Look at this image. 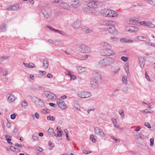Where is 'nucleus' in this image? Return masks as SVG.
Returning a JSON list of instances; mask_svg holds the SVG:
<instances>
[{"label":"nucleus","mask_w":155,"mask_h":155,"mask_svg":"<svg viewBox=\"0 0 155 155\" xmlns=\"http://www.w3.org/2000/svg\"><path fill=\"white\" fill-rule=\"evenodd\" d=\"M114 59L110 57H107L100 60L98 62V65L101 68H104L114 63Z\"/></svg>","instance_id":"1"},{"label":"nucleus","mask_w":155,"mask_h":155,"mask_svg":"<svg viewBox=\"0 0 155 155\" xmlns=\"http://www.w3.org/2000/svg\"><path fill=\"white\" fill-rule=\"evenodd\" d=\"M76 49L78 51L83 53H87L90 51V48L84 44H81L77 45Z\"/></svg>","instance_id":"2"},{"label":"nucleus","mask_w":155,"mask_h":155,"mask_svg":"<svg viewBox=\"0 0 155 155\" xmlns=\"http://www.w3.org/2000/svg\"><path fill=\"white\" fill-rule=\"evenodd\" d=\"M111 49L107 48L105 49H101L100 51V54L102 56H108L113 55L114 54L115 52Z\"/></svg>","instance_id":"3"},{"label":"nucleus","mask_w":155,"mask_h":155,"mask_svg":"<svg viewBox=\"0 0 155 155\" xmlns=\"http://www.w3.org/2000/svg\"><path fill=\"white\" fill-rule=\"evenodd\" d=\"M77 94L79 97L81 98H89L91 96V93L84 91H78Z\"/></svg>","instance_id":"4"},{"label":"nucleus","mask_w":155,"mask_h":155,"mask_svg":"<svg viewBox=\"0 0 155 155\" xmlns=\"http://www.w3.org/2000/svg\"><path fill=\"white\" fill-rule=\"evenodd\" d=\"M114 24L111 25H109L108 28H106L107 30H108L109 32L113 35H117V31L114 25L116 24V22L114 21Z\"/></svg>","instance_id":"5"},{"label":"nucleus","mask_w":155,"mask_h":155,"mask_svg":"<svg viewBox=\"0 0 155 155\" xmlns=\"http://www.w3.org/2000/svg\"><path fill=\"white\" fill-rule=\"evenodd\" d=\"M83 1L85 2H89L88 6L91 7L95 8L99 3L98 0H83Z\"/></svg>","instance_id":"6"},{"label":"nucleus","mask_w":155,"mask_h":155,"mask_svg":"<svg viewBox=\"0 0 155 155\" xmlns=\"http://www.w3.org/2000/svg\"><path fill=\"white\" fill-rule=\"evenodd\" d=\"M99 23L100 24L108 26L113 25L114 22V21L109 20H103L99 21Z\"/></svg>","instance_id":"7"},{"label":"nucleus","mask_w":155,"mask_h":155,"mask_svg":"<svg viewBox=\"0 0 155 155\" xmlns=\"http://www.w3.org/2000/svg\"><path fill=\"white\" fill-rule=\"evenodd\" d=\"M94 132L100 135L101 137H105L106 136V134L104 132L103 130L100 128L97 127H96L94 128Z\"/></svg>","instance_id":"8"},{"label":"nucleus","mask_w":155,"mask_h":155,"mask_svg":"<svg viewBox=\"0 0 155 155\" xmlns=\"http://www.w3.org/2000/svg\"><path fill=\"white\" fill-rule=\"evenodd\" d=\"M57 102L58 106L60 108L62 109H65L66 108V104L62 100L60 99H58Z\"/></svg>","instance_id":"9"},{"label":"nucleus","mask_w":155,"mask_h":155,"mask_svg":"<svg viewBox=\"0 0 155 155\" xmlns=\"http://www.w3.org/2000/svg\"><path fill=\"white\" fill-rule=\"evenodd\" d=\"M70 5L74 8H78L81 5V3L79 0H71Z\"/></svg>","instance_id":"10"},{"label":"nucleus","mask_w":155,"mask_h":155,"mask_svg":"<svg viewBox=\"0 0 155 155\" xmlns=\"http://www.w3.org/2000/svg\"><path fill=\"white\" fill-rule=\"evenodd\" d=\"M45 96L48 99L53 100L55 95L51 92L49 91H46L44 92Z\"/></svg>","instance_id":"11"},{"label":"nucleus","mask_w":155,"mask_h":155,"mask_svg":"<svg viewBox=\"0 0 155 155\" xmlns=\"http://www.w3.org/2000/svg\"><path fill=\"white\" fill-rule=\"evenodd\" d=\"M101 73L100 72L94 71L93 73V78L94 79H97L99 80L101 78Z\"/></svg>","instance_id":"12"},{"label":"nucleus","mask_w":155,"mask_h":155,"mask_svg":"<svg viewBox=\"0 0 155 155\" xmlns=\"http://www.w3.org/2000/svg\"><path fill=\"white\" fill-rule=\"evenodd\" d=\"M117 12L114 11L109 9V13L108 16V17H116L118 16Z\"/></svg>","instance_id":"13"},{"label":"nucleus","mask_w":155,"mask_h":155,"mask_svg":"<svg viewBox=\"0 0 155 155\" xmlns=\"http://www.w3.org/2000/svg\"><path fill=\"white\" fill-rule=\"evenodd\" d=\"M31 100L35 103H37L38 102H39L41 103V105H43L44 104V102L40 99L35 96H32L31 97Z\"/></svg>","instance_id":"14"},{"label":"nucleus","mask_w":155,"mask_h":155,"mask_svg":"<svg viewBox=\"0 0 155 155\" xmlns=\"http://www.w3.org/2000/svg\"><path fill=\"white\" fill-rule=\"evenodd\" d=\"M101 46L103 48V49L112 48V46L107 42H104L101 43Z\"/></svg>","instance_id":"15"},{"label":"nucleus","mask_w":155,"mask_h":155,"mask_svg":"<svg viewBox=\"0 0 155 155\" xmlns=\"http://www.w3.org/2000/svg\"><path fill=\"white\" fill-rule=\"evenodd\" d=\"M19 8V5L15 4L11 5L9 7L7 8L8 10L14 11L18 10Z\"/></svg>","instance_id":"16"},{"label":"nucleus","mask_w":155,"mask_h":155,"mask_svg":"<svg viewBox=\"0 0 155 155\" xmlns=\"http://www.w3.org/2000/svg\"><path fill=\"white\" fill-rule=\"evenodd\" d=\"M126 29L127 31L131 32H135L137 31L138 29L137 28L134 26H129L127 27Z\"/></svg>","instance_id":"17"},{"label":"nucleus","mask_w":155,"mask_h":155,"mask_svg":"<svg viewBox=\"0 0 155 155\" xmlns=\"http://www.w3.org/2000/svg\"><path fill=\"white\" fill-rule=\"evenodd\" d=\"M81 25V22L80 20L78 19H77L74 21L72 24V26L74 28H78L80 27Z\"/></svg>","instance_id":"18"},{"label":"nucleus","mask_w":155,"mask_h":155,"mask_svg":"<svg viewBox=\"0 0 155 155\" xmlns=\"http://www.w3.org/2000/svg\"><path fill=\"white\" fill-rule=\"evenodd\" d=\"M139 64L142 68H143L144 66L145 60L144 58L142 57L139 58Z\"/></svg>","instance_id":"19"},{"label":"nucleus","mask_w":155,"mask_h":155,"mask_svg":"<svg viewBox=\"0 0 155 155\" xmlns=\"http://www.w3.org/2000/svg\"><path fill=\"white\" fill-rule=\"evenodd\" d=\"M81 30L84 32L87 33H90L93 31L92 29H90L89 28L83 26L81 28Z\"/></svg>","instance_id":"20"},{"label":"nucleus","mask_w":155,"mask_h":155,"mask_svg":"<svg viewBox=\"0 0 155 155\" xmlns=\"http://www.w3.org/2000/svg\"><path fill=\"white\" fill-rule=\"evenodd\" d=\"M109 11V9H104L101 11V14L103 16L108 17Z\"/></svg>","instance_id":"21"},{"label":"nucleus","mask_w":155,"mask_h":155,"mask_svg":"<svg viewBox=\"0 0 155 155\" xmlns=\"http://www.w3.org/2000/svg\"><path fill=\"white\" fill-rule=\"evenodd\" d=\"M60 6L63 8L67 10H69L70 7L69 5L66 3L63 2L60 5Z\"/></svg>","instance_id":"22"},{"label":"nucleus","mask_w":155,"mask_h":155,"mask_svg":"<svg viewBox=\"0 0 155 155\" xmlns=\"http://www.w3.org/2000/svg\"><path fill=\"white\" fill-rule=\"evenodd\" d=\"M98 81L99 80H97V79H94V78H93L91 79L90 81L91 84L95 86H97L98 84Z\"/></svg>","instance_id":"23"},{"label":"nucleus","mask_w":155,"mask_h":155,"mask_svg":"<svg viewBox=\"0 0 155 155\" xmlns=\"http://www.w3.org/2000/svg\"><path fill=\"white\" fill-rule=\"evenodd\" d=\"M47 27L48 28H49L51 30L53 31H54L55 32L57 33H58L59 34H61V35H64L65 34V33L64 31H60L54 28H53L51 26L49 27V26H48Z\"/></svg>","instance_id":"24"},{"label":"nucleus","mask_w":155,"mask_h":155,"mask_svg":"<svg viewBox=\"0 0 155 155\" xmlns=\"http://www.w3.org/2000/svg\"><path fill=\"white\" fill-rule=\"evenodd\" d=\"M41 12L45 18L48 19L49 18V14L48 12L45 10H41Z\"/></svg>","instance_id":"25"},{"label":"nucleus","mask_w":155,"mask_h":155,"mask_svg":"<svg viewBox=\"0 0 155 155\" xmlns=\"http://www.w3.org/2000/svg\"><path fill=\"white\" fill-rule=\"evenodd\" d=\"M23 64L24 66L27 68H33L35 67V64L32 63H30L29 64H27L25 63H23Z\"/></svg>","instance_id":"26"},{"label":"nucleus","mask_w":155,"mask_h":155,"mask_svg":"<svg viewBox=\"0 0 155 155\" xmlns=\"http://www.w3.org/2000/svg\"><path fill=\"white\" fill-rule=\"evenodd\" d=\"M77 69L78 72L79 73H81L86 71V68L85 67L81 66L77 67Z\"/></svg>","instance_id":"27"},{"label":"nucleus","mask_w":155,"mask_h":155,"mask_svg":"<svg viewBox=\"0 0 155 155\" xmlns=\"http://www.w3.org/2000/svg\"><path fill=\"white\" fill-rule=\"evenodd\" d=\"M15 100V97L12 94H10L8 97V101L12 103Z\"/></svg>","instance_id":"28"},{"label":"nucleus","mask_w":155,"mask_h":155,"mask_svg":"<svg viewBox=\"0 0 155 155\" xmlns=\"http://www.w3.org/2000/svg\"><path fill=\"white\" fill-rule=\"evenodd\" d=\"M43 67L45 69H47L49 65V61L48 60H45L43 61Z\"/></svg>","instance_id":"29"},{"label":"nucleus","mask_w":155,"mask_h":155,"mask_svg":"<svg viewBox=\"0 0 155 155\" xmlns=\"http://www.w3.org/2000/svg\"><path fill=\"white\" fill-rule=\"evenodd\" d=\"M137 39L139 41L146 42L147 38L142 36H140L137 37Z\"/></svg>","instance_id":"30"},{"label":"nucleus","mask_w":155,"mask_h":155,"mask_svg":"<svg viewBox=\"0 0 155 155\" xmlns=\"http://www.w3.org/2000/svg\"><path fill=\"white\" fill-rule=\"evenodd\" d=\"M130 21L134 25H138L139 24V21L134 19H131L130 20Z\"/></svg>","instance_id":"31"},{"label":"nucleus","mask_w":155,"mask_h":155,"mask_svg":"<svg viewBox=\"0 0 155 155\" xmlns=\"http://www.w3.org/2000/svg\"><path fill=\"white\" fill-rule=\"evenodd\" d=\"M151 28H153L155 27V25L151 22L146 21V26Z\"/></svg>","instance_id":"32"},{"label":"nucleus","mask_w":155,"mask_h":155,"mask_svg":"<svg viewBox=\"0 0 155 155\" xmlns=\"http://www.w3.org/2000/svg\"><path fill=\"white\" fill-rule=\"evenodd\" d=\"M136 136L137 138H140L142 139H143L146 137L145 136L142 134L141 133L138 132Z\"/></svg>","instance_id":"33"},{"label":"nucleus","mask_w":155,"mask_h":155,"mask_svg":"<svg viewBox=\"0 0 155 155\" xmlns=\"http://www.w3.org/2000/svg\"><path fill=\"white\" fill-rule=\"evenodd\" d=\"M48 133L50 135L54 134V136L56 137L57 136L56 134H54V131L53 129L51 128H50L48 130Z\"/></svg>","instance_id":"34"},{"label":"nucleus","mask_w":155,"mask_h":155,"mask_svg":"<svg viewBox=\"0 0 155 155\" xmlns=\"http://www.w3.org/2000/svg\"><path fill=\"white\" fill-rule=\"evenodd\" d=\"M32 89L34 90H41L42 91L44 90V88L43 87L41 86H36V87H33Z\"/></svg>","instance_id":"35"},{"label":"nucleus","mask_w":155,"mask_h":155,"mask_svg":"<svg viewBox=\"0 0 155 155\" xmlns=\"http://www.w3.org/2000/svg\"><path fill=\"white\" fill-rule=\"evenodd\" d=\"M6 25L5 24H2L0 26V29L2 31H5V28Z\"/></svg>","instance_id":"36"},{"label":"nucleus","mask_w":155,"mask_h":155,"mask_svg":"<svg viewBox=\"0 0 155 155\" xmlns=\"http://www.w3.org/2000/svg\"><path fill=\"white\" fill-rule=\"evenodd\" d=\"M148 3L150 5L154 6L155 5V4L154 2L153 1V0H146Z\"/></svg>","instance_id":"37"},{"label":"nucleus","mask_w":155,"mask_h":155,"mask_svg":"<svg viewBox=\"0 0 155 155\" xmlns=\"http://www.w3.org/2000/svg\"><path fill=\"white\" fill-rule=\"evenodd\" d=\"M120 41L121 42H125V43H127V42H132V41L131 40H127L126 39H125V38H122L120 39Z\"/></svg>","instance_id":"38"},{"label":"nucleus","mask_w":155,"mask_h":155,"mask_svg":"<svg viewBox=\"0 0 155 155\" xmlns=\"http://www.w3.org/2000/svg\"><path fill=\"white\" fill-rule=\"evenodd\" d=\"M47 119L48 120L53 121H54L55 119L54 117L53 116H48L47 117Z\"/></svg>","instance_id":"39"},{"label":"nucleus","mask_w":155,"mask_h":155,"mask_svg":"<svg viewBox=\"0 0 155 155\" xmlns=\"http://www.w3.org/2000/svg\"><path fill=\"white\" fill-rule=\"evenodd\" d=\"M87 58L88 55H86L79 57V59L81 60H85L87 59Z\"/></svg>","instance_id":"40"},{"label":"nucleus","mask_w":155,"mask_h":155,"mask_svg":"<svg viewBox=\"0 0 155 155\" xmlns=\"http://www.w3.org/2000/svg\"><path fill=\"white\" fill-rule=\"evenodd\" d=\"M28 105V103L25 101H22L21 104L22 107H25Z\"/></svg>","instance_id":"41"},{"label":"nucleus","mask_w":155,"mask_h":155,"mask_svg":"<svg viewBox=\"0 0 155 155\" xmlns=\"http://www.w3.org/2000/svg\"><path fill=\"white\" fill-rule=\"evenodd\" d=\"M127 78L126 76H124L122 78V81L123 83L125 84H127Z\"/></svg>","instance_id":"42"},{"label":"nucleus","mask_w":155,"mask_h":155,"mask_svg":"<svg viewBox=\"0 0 155 155\" xmlns=\"http://www.w3.org/2000/svg\"><path fill=\"white\" fill-rule=\"evenodd\" d=\"M48 110L46 108H45L42 109L41 110V113H43V114H45L48 112Z\"/></svg>","instance_id":"43"},{"label":"nucleus","mask_w":155,"mask_h":155,"mask_svg":"<svg viewBox=\"0 0 155 155\" xmlns=\"http://www.w3.org/2000/svg\"><path fill=\"white\" fill-rule=\"evenodd\" d=\"M150 145L151 147H153L154 145V139L153 138H151L150 139Z\"/></svg>","instance_id":"44"},{"label":"nucleus","mask_w":155,"mask_h":155,"mask_svg":"<svg viewBox=\"0 0 155 155\" xmlns=\"http://www.w3.org/2000/svg\"><path fill=\"white\" fill-rule=\"evenodd\" d=\"M121 59L124 62H126L128 59L127 57L125 56H122L121 58Z\"/></svg>","instance_id":"45"},{"label":"nucleus","mask_w":155,"mask_h":155,"mask_svg":"<svg viewBox=\"0 0 155 155\" xmlns=\"http://www.w3.org/2000/svg\"><path fill=\"white\" fill-rule=\"evenodd\" d=\"M146 21H139V24L141 25H143V26H146Z\"/></svg>","instance_id":"46"},{"label":"nucleus","mask_w":155,"mask_h":155,"mask_svg":"<svg viewBox=\"0 0 155 155\" xmlns=\"http://www.w3.org/2000/svg\"><path fill=\"white\" fill-rule=\"evenodd\" d=\"M145 126L147 127L148 128H151L150 124L147 122H145L144 124Z\"/></svg>","instance_id":"47"},{"label":"nucleus","mask_w":155,"mask_h":155,"mask_svg":"<svg viewBox=\"0 0 155 155\" xmlns=\"http://www.w3.org/2000/svg\"><path fill=\"white\" fill-rule=\"evenodd\" d=\"M38 72L40 74H41L42 75H45L46 74V72L45 71H41V70H39L38 71Z\"/></svg>","instance_id":"48"},{"label":"nucleus","mask_w":155,"mask_h":155,"mask_svg":"<svg viewBox=\"0 0 155 155\" xmlns=\"http://www.w3.org/2000/svg\"><path fill=\"white\" fill-rule=\"evenodd\" d=\"M119 113L121 116H122V117L124 116V112L123 110H120L119 111Z\"/></svg>","instance_id":"49"},{"label":"nucleus","mask_w":155,"mask_h":155,"mask_svg":"<svg viewBox=\"0 0 155 155\" xmlns=\"http://www.w3.org/2000/svg\"><path fill=\"white\" fill-rule=\"evenodd\" d=\"M49 105L51 107H57V105L56 104L53 103H49Z\"/></svg>","instance_id":"50"},{"label":"nucleus","mask_w":155,"mask_h":155,"mask_svg":"<svg viewBox=\"0 0 155 155\" xmlns=\"http://www.w3.org/2000/svg\"><path fill=\"white\" fill-rule=\"evenodd\" d=\"M6 140L7 141V142L8 143H10L11 144H12V143H11L10 142L11 140V139L10 138H6Z\"/></svg>","instance_id":"51"},{"label":"nucleus","mask_w":155,"mask_h":155,"mask_svg":"<svg viewBox=\"0 0 155 155\" xmlns=\"http://www.w3.org/2000/svg\"><path fill=\"white\" fill-rule=\"evenodd\" d=\"M11 118L12 119H14L16 117V115L15 114H12L10 116Z\"/></svg>","instance_id":"52"},{"label":"nucleus","mask_w":155,"mask_h":155,"mask_svg":"<svg viewBox=\"0 0 155 155\" xmlns=\"http://www.w3.org/2000/svg\"><path fill=\"white\" fill-rule=\"evenodd\" d=\"M36 150L40 152H42L43 151V149L41 148L40 147H38L36 148Z\"/></svg>","instance_id":"53"},{"label":"nucleus","mask_w":155,"mask_h":155,"mask_svg":"<svg viewBox=\"0 0 155 155\" xmlns=\"http://www.w3.org/2000/svg\"><path fill=\"white\" fill-rule=\"evenodd\" d=\"M32 137L33 139L34 140H37L38 139V136H35L34 135H32Z\"/></svg>","instance_id":"54"},{"label":"nucleus","mask_w":155,"mask_h":155,"mask_svg":"<svg viewBox=\"0 0 155 155\" xmlns=\"http://www.w3.org/2000/svg\"><path fill=\"white\" fill-rule=\"evenodd\" d=\"M10 149L11 150L13 151H15L16 149V148L13 146H11L10 147Z\"/></svg>","instance_id":"55"},{"label":"nucleus","mask_w":155,"mask_h":155,"mask_svg":"<svg viewBox=\"0 0 155 155\" xmlns=\"http://www.w3.org/2000/svg\"><path fill=\"white\" fill-rule=\"evenodd\" d=\"M7 57H0V63L3 61V60L6 58Z\"/></svg>","instance_id":"56"},{"label":"nucleus","mask_w":155,"mask_h":155,"mask_svg":"<svg viewBox=\"0 0 155 155\" xmlns=\"http://www.w3.org/2000/svg\"><path fill=\"white\" fill-rule=\"evenodd\" d=\"M34 116L37 119H38L39 118V115L36 112L35 113Z\"/></svg>","instance_id":"57"},{"label":"nucleus","mask_w":155,"mask_h":155,"mask_svg":"<svg viewBox=\"0 0 155 155\" xmlns=\"http://www.w3.org/2000/svg\"><path fill=\"white\" fill-rule=\"evenodd\" d=\"M54 44L56 45L61 44V42L60 41H55L54 42Z\"/></svg>","instance_id":"58"},{"label":"nucleus","mask_w":155,"mask_h":155,"mask_svg":"<svg viewBox=\"0 0 155 155\" xmlns=\"http://www.w3.org/2000/svg\"><path fill=\"white\" fill-rule=\"evenodd\" d=\"M89 7H90V8H91V7H88V5H87V7H86L85 8H84V10L85 11H89V9H90V8Z\"/></svg>","instance_id":"59"},{"label":"nucleus","mask_w":155,"mask_h":155,"mask_svg":"<svg viewBox=\"0 0 155 155\" xmlns=\"http://www.w3.org/2000/svg\"><path fill=\"white\" fill-rule=\"evenodd\" d=\"M6 127L8 128H10V127H11V123L8 121L6 124Z\"/></svg>","instance_id":"60"},{"label":"nucleus","mask_w":155,"mask_h":155,"mask_svg":"<svg viewBox=\"0 0 155 155\" xmlns=\"http://www.w3.org/2000/svg\"><path fill=\"white\" fill-rule=\"evenodd\" d=\"M128 87H125L122 88V90L124 91H128Z\"/></svg>","instance_id":"61"},{"label":"nucleus","mask_w":155,"mask_h":155,"mask_svg":"<svg viewBox=\"0 0 155 155\" xmlns=\"http://www.w3.org/2000/svg\"><path fill=\"white\" fill-rule=\"evenodd\" d=\"M58 134L57 136L58 137H60L62 135L61 131H57Z\"/></svg>","instance_id":"62"},{"label":"nucleus","mask_w":155,"mask_h":155,"mask_svg":"<svg viewBox=\"0 0 155 155\" xmlns=\"http://www.w3.org/2000/svg\"><path fill=\"white\" fill-rule=\"evenodd\" d=\"M145 78L146 79H147L149 81H150V79H149V76H148V75H147V72H145Z\"/></svg>","instance_id":"63"},{"label":"nucleus","mask_w":155,"mask_h":155,"mask_svg":"<svg viewBox=\"0 0 155 155\" xmlns=\"http://www.w3.org/2000/svg\"><path fill=\"white\" fill-rule=\"evenodd\" d=\"M47 77L48 78H52L53 75L51 74H48L47 75Z\"/></svg>","instance_id":"64"}]
</instances>
